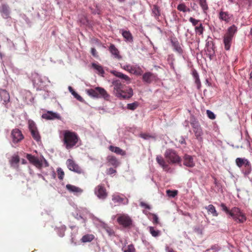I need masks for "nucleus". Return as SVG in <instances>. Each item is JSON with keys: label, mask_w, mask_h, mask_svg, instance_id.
Wrapping results in <instances>:
<instances>
[{"label": "nucleus", "mask_w": 252, "mask_h": 252, "mask_svg": "<svg viewBox=\"0 0 252 252\" xmlns=\"http://www.w3.org/2000/svg\"><path fill=\"white\" fill-rule=\"evenodd\" d=\"M112 85L114 86V94L116 96H120V93L122 92V89H124V85L118 79L113 80Z\"/></svg>", "instance_id": "nucleus-11"}, {"label": "nucleus", "mask_w": 252, "mask_h": 252, "mask_svg": "<svg viewBox=\"0 0 252 252\" xmlns=\"http://www.w3.org/2000/svg\"><path fill=\"white\" fill-rule=\"evenodd\" d=\"M29 127L30 131L37 129L35 123L32 120L29 121Z\"/></svg>", "instance_id": "nucleus-49"}, {"label": "nucleus", "mask_w": 252, "mask_h": 252, "mask_svg": "<svg viewBox=\"0 0 252 252\" xmlns=\"http://www.w3.org/2000/svg\"><path fill=\"white\" fill-rule=\"evenodd\" d=\"M139 103L137 101H135L131 103H128L127 105V108L129 110H134L138 106Z\"/></svg>", "instance_id": "nucleus-43"}, {"label": "nucleus", "mask_w": 252, "mask_h": 252, "mask_svg": "<svg viewBox=\"0 0 252 252\" xmlns=\"http://www.w3.org/2000/svg\"><path fill=\"white\" fill-rule=\"evenodd\" d=\"M149 230L152 236L154 237H158L160 235V231L158 230L155 229L153 226H149Z\"/></svg>", "instance_id": "nucleus-40"}, {"label": "nucleus", "mask_w": 252, "mask_h": 252, "mask_svg": "<svg viewBox=\"0 0 252 252\" xmlns=\"http://www.w3.org/2000/svg\"><path fill=\"white\" fill-rule=\"evenodd\" d=\"M189 21L192 24L193 26H196L199 22L198 20H196L192 17H190L189 19Z\"/></svg>", "instance_id": "nucleus-54"}, {"label": "nucleus", "mask_w": 252, "mask_h": 252, "mask_svg": "<svg viewBox=\"0 0 252 252\" xmlns=\"http://www.w3.org/2000/svg\"><path fill=\"white\" fill-rule=\"evenodd\" d=\"M44 163L45 167L48 166V163L47 162L46 160L44 158Z\"/></svg>", "instance_id": "nucleus-63"}, {"label": "nucleus", "mask_w": 252, "mask_h": 252, "mask_svg": "<svg viewBox=\"0 0 252 252\" xmlns=\"http://www.w3.org/2000/svg\"><path fill=\"white\" fill-rule=\"evenodd\" d=\"M92 66L94 69L97 70L99 74L101 75V76H103V74H104V71L101 65L97 64L95 63H93Z\"/></svg>", "instance_id": "nucleus-37"}, {"label": "nucleus", "mask_w": 252, "mask_h": 252, "mask_svg": "<svg viewBox=\"0 0 252 252\" xmlns=\"http://www.w3.org/2000/svg\"><path fill=\"white\" fill-rule=\"evenodd\" d=\"M116 172V170L112 168H110L107 170V174L111 175Z\"/></svg>", "instance_id": "nucleus-57"}, {"label": "nucleus", "mask_w": 252, "mask_h": 252, "mask_svg": "<svg viewBox=\"0 0 252 252\" xmlns=\"http://www.w3.org/2000/svg\"><path fill=\"white\" fill-rule=\"evenodd\" d=\"M158 222H159L158 218V216L154 214L153 215V223H155V224H158Z\"/></svg>", "instance_id": "nucleus-60"}, {"label": "nucleus", "mask_w": 252, "mask_h": 252, "mask_svg": "<svg viewBox=\"0 0 252 252\" xmlns=\"http://www.w3.org/2000/svg\"><path fill=\"white\" fill-rule=\"evenodd\" d=\"M252 171V166L250 162L248 163V164L245 165L242 169V172L245 176H247L250 174Z\"/></svg>", "instance_id": "nucleus-33"}, {"label": "nucleus", "mask_w": 252, "mask_h": 252, "mask_svg": "<svg viewBox=\"0 0 252 252\" xmlns=\"http://www.w3.org/2000/svg\"><path fill=\"white\" fill-rule=\"evenodd\" d=\"M184 164L190 167L194 166V163L192 157L189 155H185L184 156Z\"/></svg>", "instance_id": "nucleus-23"}, {"label": "nucleus", "mask_w": 252, "mask_h": 252, "mask_svg": "<svg viewBox=\"0 0 252 252\" xmlns=\"http://www.w3.org/2000/svg\"><path fill=\"white\" fill-rule=\"evenodd\" d=\"M57 173H58V178L60 180H63L64 177V173L63 171L60 168H58L57 169Z\"/></svg>", "instance_id": "nucleus-51"}, {"label": "nucleus", "mask_w": 252, "mask_h": 252, "mask_svg": "<svg viewBox=\"0 0 252 252\" xmlns=\"http://www.w3.org/2000/svg\"><path fill=\"white\" fill-rule=\"evenodd\" d=\"M109 51L115 58L118 60L122 59V56L120 55V52L119 50L116 47L114 44H110L109 47Z\"/></svg>", "instance_id": "nucleus-19"}, {"label": "nucleus", "mask_w": 252, "mask_h": 252, "mask_svg": "<svg viewBox=\"0 0 252 252\" xmlns=\"http://www.w3.org/2000/svg\"><path fill=\"white\" fill-rule=\"evenodd\" d=\"M32 137L36 141H39L41 140V137L37 129L31 131Z\"/></svg>", "instance_id": "nucleus-41"}, {"label": "nucleus", "mask_w": 252, "mask_h": 252, "mask_svg": "<svg viewBox=\"0 0 252 252\" xmlns=\"http://www.w3.org/2000/svg\"><path fill=\"white\" fill-rule=\"evenodd\" d=\"M133 90L131 88H128L127 89H122V92L120 93V96H116L120 99H128L133 95Z\"/></svg>", "instance_id": "nucleus-14"}, {"label": "nucleus", "mask_w": 252, "mask_h": 252, "mask_svg": "<svg viewBox=\"0 0 252 252\" xmlns=\"http://www.w3.org/2000/svg\"><path fill=\"white\" fill-rule=\"evenodd\" d=\"M237 31V27L235 25H233L228 28L227 32L224 35L233 38Z\"/></svg>", "instance_id": "nucleus-27"}, {"label": "nucleus", "mask_w": 252, "mask_h": 252, "mask_svg": "<svg viewBox=\"0 0 252 252\" xmlns=\"http://www.w3.org/2000/svg\"><path fill=\"white\" fill-rule=\"evenodd\" d=\"M42 118L46 120L61 119V117L59 114L51 111H48L47 113L43 114Z\"/></svg>", "instance_id": "nucleus-15"}, {"label": "nucleus", "mask_w": 252, "mask_h": 252, "mask_svg": "<svg viewBox=\"0 0 252 252\" xmlns=\"http://www.w3.org/2000/svg\"><path fill=\"white\" fill-rule=\"evenodd\" d=\"M94 239V236L93 234H88L84 235L81 241L83 243L90 242Z\"/></svg>", "instance_id": "nucleus-32"}, {"label": "nucleus", "mask_w": 252, "mask_h": 252, "mask_svg": "<svg viewBox=\"0 0 252 252\" xmlns=\"http://www.w3.org/2000/svg\"><path fill=\"white\" fill-rule=\"evenodd\" d=\"M232 38H233L231 37L224 35L223 41L224 45V49L226 50H229L230 49Z\"/></svg>", "instance_id": "nucleus-25"}, {"label": "nucleus", "mask_w": 252, "mask_h": 252, "mask_svg": "<svg viewBox=\"0 0 252 252\" xmlns=\"http://www.w3.org/2000/svg\"><path fill=\"white\" fill-rule=\"evenodd\" d=\"M108 165H112L115 168L118 167L119 165V162L117 158L113 156H108L106 158Z\"/></svg>", "instance_id": "nucleus-22"}, {"label": "nucleus", "mask_w": 252, "mask_h": 252, "mask_svg": "<svg viewBox=\"0 0 252 252\" xmlns=\"http://www.w3.org/2000/svg\"><path fill=\"white\" fill-rule=\"evenodd\" d=\"M220 207L221 210L227 215L228 218H232L237 223H242L247 220L246 215L239 208L234 207L229 210L223 203L220 204Z\"/></svg>", "instance_id": "nucleus-1"}, {"label": "nucleus", "mask_w": 252, "mask_h": 252, "mask_svg": "<svg viewBox=\"0 0 252 252\" xmlns=\"http://www.w3.org/2000/svg\"><path fill=\"white\" fill-rule=\"evenodd\" d=\"M192 75L195 80V81L196 84L197 85L198 88H199L200 86V82L199 80L198 73H197V72L195 70H193L192 71Z\"/></svg>", "instance_id": "nucleus-45"}, {"label": "nucleus", "mask_w": 252, "mask_h": 252, "mask_svg": "<svg viewBox=\"0 0 252 252\" xmlns=\"http://www.w3.org/2000/svg\"><path fill=\"white\" fill-rule=\"evenodd\" d=\"M124 252H136V249L132 244L124 247L122 249Z\"/></svg>", "instance_id": "nucleus-39"}, {"label": "nucleus", "mask_w": 252, "mask_h": 252, "mask_svg": "<svg viewBox=\"0 0 252 252\" xmlns=\"http://www.w3.org/2000/svg\"><path fill=\"white\" fill-rule=\"evenodd\" d=\"M140 137L144 139H148L152 137L151 135L146 133H141L140 134Z\"/></svg>", "instance_id": "nucleus-56"}, {"label": "nucleus", "mask_w": 252, "mask_h": 252, "mask_svg": "<svg viewBox=\"0 0 252 252\" xmlns=\"http://www.w3.org/2000/svg\"><path fill=\"white\" fill-rule=\"evenodd\" d=\"M167 195L170 197H174L178 194V190H170L168 189L166 190Z\"/></svg>", "instance_id": "nucleus-47"}, {"label": "nucleus", "mask_w": 252, "mask_h": 252, "mask_svg": "<svg viewBox=\"0 0 252 252\" xmlns=\"http://www.w3.org/2000/svg\"><path fill=\"white\" fill-rule=\"evenodd\" d=\"M171 43L172 46H173L174 50L179 53V54H182L183 53V50L180 46V43L178 41H174L172 40Z\"/></svg>", "instance_id": "nucleus-35"}, {"label": "nucleus", "mask_w": 252, "mask_h": 252, "mask_svg": "<svg viewBox=\"0 0 252 252\" xmlns=\"http://www.w3.org/2000/svg\"><path fill=\"white\" fill-rule=\"evenodd\" d=\"M156 76L150 72H146L142 76L143 81L147 84H150L155 80Z\"/></svg>", "instance_id": "nucleus-18"}, {"label": "nucleus", "mask_w": 252, "mask_h": 252, "mask_svg": "<svg viewBox=\"0 0 252 252\" xmlns=\"http://www.w3.org/2000/svg\"><path fill=\"white\" fill-rule=\"evenodd\" d=\"M87 94L93 97H103L106 98L108 96L106 91L100 87H96L94 89H88L87 91Z\"/></svg>", "instance_id": "nucleus-4"}, {"label": "nucleus", "mask_w": 252, "mask_h": 252, "mask_svg": "<svg viewBox=\"0 0 252 252\" xmlns=\"http://www.w3.org/2000/svg\"><path fill=\"white\" fill-rule=\"evenodd\" d=\"M129 72L136 75H141L143 71L139 66L131 65Z\"/></svg>", "instance_id": "nucleus-26"}, {"label": "nucleus", "mask_w": 252, "mask_h": 252, "mask_svg": "<svg viewBox=\"0 0 252 252\" xmlns=\"http://www.w3.org/2000/svg\"><path fill=\"white\" fill-rule=\"evenodd\" d=\"M232 15H230L228 12H224L221 10L219 14V18L220 20L225 21L226 23H228L231 20Z\"/></svg>", "instance_id": "nucleus-21"}, {"label": "nucleus", "mask_w": 252, "mask_h": 252, "mask_svg": "<svg viewBox=\"0 0 252 252\" xmlns=\"http://www.w3.org/2000/svg\"><path fill=\"white\" fill-rule=\"evenodd\" d=\"M117 220L119 224L125 228H130L132 225V219L126 214H122L119 216Z\"/></svg>", "instance_id": "nucleus-5"}, {"label": "nucleus", "mask_w": 252, "mask_h": 252, "mask_svg": "<svg viewBox=\"0 0 252 252\" xmlns=\"http://www.w3.org/2000/svg\"><path fill=\"white\" fill-rule=\"evenodd\" d=\"M109 150L116 154L120 155L121 156H125L126 154V153L125 151L121 149L118 147H115L112 145H110L109 147Z\"/></svg>", "instance_id": "nucleus-24"}, {"label": "nucleus", "mask_w": 252, "mask_h": 252, "mask_svg": "<svg viewBox=\"0 0 252 252\" xmlns=\"http://www.w3.org/2000/svg\"><path fill=\"white\" fill-rule=\"evenodd\" d=\"M214 183L216 186H218V182L216 179H215Z\"/></svg>", "instance_id": "nucleus-64"}, {"label": "nucleus", "mask_w": 252, "mask_h": 252, "mask_svg": "<svg viewBox=\"0 0 252 252\" xmlns=\"http://www.w3.org/2000/svg\"><path fill=\"white\" fill-rule=\"evenodd\" d=\"M0 97L3 103L6 105L10 101V95L5 90L0 89Z\"/></svg>", "instance_id": "nucleus-20"}, {"label": "nucleus", "mask_w": 252, "mask_h": 252, "mask_svg": "<svg viewBox=\"0 0 252 252\" xmlns=\"http://www.w3.org/2000/svg\"><path fill=\"white\" fill-rule=\"evenodd\" d=\"M177 8L178 10L180 11H182L183 12H189L190 11V9L187 7L185 3L182 2L179 4L177 6Z\"/></svg>", "instance_id": "nucleus-34"}, {"label": "nucleus", "mask_w": 252, "mask_h": 252, "mask_svg": "<svg viewBox=\"0 0 252 252\" xmlns=\"http://www.w3.org/2000/svg\"><path fill=\"white\" fill-rule=\"evenodd\" d=\"M29 162L39 169H41L43 166V162L38 158L30 154H27L26 156Z\"/></svg>", "instance_id": "nucleus-8"}, {"label": "nucleus", "mask_w": 252, "mask_h": 252, "mask_svg": "<svg viewBox=\"0 0 252 252\" xmlns=\"http://www.w3.org/2000/svg\"><path fill=\"white\" fill-rule=\"evenodd\" d=\"M164 156L170 164L180 163L181 161V158L174 150L171 149L166 150Z\"/></svg>", "instance_id": "nucleus-3"}, {"label": "nucleus", "mask_w": 252, "mask_h": 252, "mask_svg": "<svg viewBox=\"0 0 252 252\" xmlns=\"http://www.w3.org/2000/svg\"><path fill=\"white\" fill-rule=\"evenodd\" d=\"M152 14L156 19L159 20L160 16V11L159 8L156 5H154L152 8Z\"/></svg>", "instance_id": "nucleus-31"}, {"label": "nucleus", "mask_w": 252, "mask_h": 252, "mask_svg": "<svg viewBox=\"0 0 252 252\" xmlns=\"http://www.w3.org/2000/svg\"><path fill=\"white\" fill-rule=\"evenodd\" d=\"M208 117L211 120H214L216 117V115L211 110H207L206 111Z\"/></svg>", "instance_id": "nucleus-50"}, {"label": "nucleus", "mask_w": 252, "mask_h": 252, "mask_svg": "<svg viewBox=\"0 0 252 252\" xmlns=\"http://www.w3.org/2000/svg\"><path fill=\"white\" fill-rule=\"evenodd\" d=\"M207 40L208 41L206 43V46L207 47L208 53L206 52V54L207 55L211 60L215 54L214 45L213 42L211 40V38L208 37Z\"/></svg>", "instance_id": "nucleus-12"}, {"label": "nucleus", "mask_w": 252, "mask_h": 252, "mask_svg": "<svg viewBox=\"0 0 252 252\" xmlns=\"http://www.w3.org/2000/svg\"><path fill=\"white\" fill-rule=\"evenodd\" d=\"M12 142L14 143H18L22 141L24 137L21 131L18 128L13 129L11 133Z\"/></svg>", "instance_id": "nucleus-9"}, {"label": "nucleus", "mask_w": 252, "mask_h": 252, "mask_svg": "<svg viewBox=\"0 0 252 252\" xmlns=\"http://www.w3.org/2000/svg\"><path fill=\"white\" fill-rule=\"evenodd\" d=\"M94 193L99 199H105L108 195L104 186L102 184L99 185L95 188Z\"/></svg>", "instance_id": "nucleus-7"}, {"label": "nucleus", "mask_w": 252, "mask_h": 252, "mask_svg": "<svg viewBox=\"0 0 252 252\" xmlns=\"http://www.w3.org/2000/svg\"><path fill=\"white\" fill-rule=\"evenodd\" d=\"M110 72L116 77H117L123 80L124 83L128 84L131 82V79L127 75L124 74L122 72L116 70H112Z\"/></svg>", "instance_id": "nucleus-13"}, {"label": "nucleus", "mask_w": 252, "mask_h": 252, "mask_svg": "<svg viewBox=\"0 0 252 252\" xmlns=\"http://www.w3.org/2000/svg\"><path fill=\"white\" fill-rule=\"evenodd\" d=\"M166 252H176L172 248H170L169 247H167L166 248Z\"/></svg>", "instance_id": "nucleus-62"}, {"label": "nucleus", "mask_w": 252, "mask_h": 252, "mask_svg": "<svg viewBox=\"0 0 252 252\" xmlns=\"http://www.w3.org/2000/svg\"><path fill=\"white\" fill-rule=\"evenodd\" d=\"M79 138L75 132L65 130L63 133V142L66 149H72L77 143Z\"/></svg>", "instance_id": "nucleus-2"}, {"label": "nucleus", "mask_w": 252, "mask_h": 252, "mask_svg": "<svg viewBox=\"0 0 252 252\" xmlns=\"http://www.w3.org/2000/svg\"><path fill=\"white\" fill-rule=\"evenodd\" d=\"M69 90L71 92L73 95L78 100L82 101L83 100L82 97L79 95L77 93L74 91L71 87H69Z\"/></svg>", "instance_id": "nucleus-46"}, {"label": "nucleus", "mask_w": 252, "mask_h": 252, "mask_svg": "<svg viewBox=\"0 0 252 252\" xmlns=\"http://www.w3.org/2000/svg\"><path fill=\"white\" fill-rule=\"evenodd\" d=\"M192 126L193 127V131L195 132V135L197 137L200 136L201 135V130L200 128L197 125L196 126L195 125V124H192Z\"/></svg>", "instance_id": "nucleus-48"}, {"label": "nucleus", "mask_w": 252, "mask_h": 252, "mask_svg": "<svg viewBox=\"0 0 252 252\" xmlns=\"http://www.w3.org/2000/svg\"><path fill=\"white\" fill-rule=\"evenodd\" d=\"M103 228L107 233V234H108V235L109 236H112L114 235V234H115L114 231L112 228H111L110 227L108 226L107 225H106V224L104 225L103 226Z\"/></svg>", "instance_id": "nucleus-42"}, {"label": "nucleus", "mask_w": 252, "mask_h": 252, "mask_svg": "<svg viewBox=\"0 0 252 252\" xmlns=\"http://www.w3.org/2000/svg\"><path fill=\"white\" fill-rule=\"evenodd\" d=\"M220 250V248L218 245H215L212 246L211 248L206 250V252H218Z\"/></svg>", "instance_id": "nucleus-44"}, {"label": "nucleus", "mask_w": 252, "mask_h": 252, "mask_svg": "<svg viewBox=\"0 0 252 252\" xmlns=\"http://www.w3.org/2000/svg\"><path fill=\"white\" fill-rule=\"evenodd\" d=\"M156 161L164 171L168 172L170 170V168L161 156L158 155L156 157Z\"/></svg>", "instance_id": "nucleus-16"}, {"label": "nucleus", "mask_w": 252, "mask_h": 252, "mask_svg": "<svg viewBox=\"0 0 252 252\" xmlns=\"http://www.w3.org/2000/svg\"><path fill=\"white\" fill-rule=\"evenodd\" d=\"M140 206L142 207H144L146 209H150V206L144 202H141L140 204Z\"/></svg>", "instance_id": "nucleus-58"}, {"label": "nucleus", "mask_w": 252, "mask_h": 252, "mask_svg": "<svg viewBox=\"0 0 252 252\" xmlns=\"http://www.w3.org/2000/svg\"><path fill=\"white\" fill-rule=\"evenodd\" d=\"M20 161V158L18 155H14L11 157V159L10 160V163L11 166L13 167L16 168L18 167V163Z\"/></svg>", "instance_id": "nucleus-30"}, {"label": "nucleus", "mask_w": 252, "mask_h": 252, "mask_svg": "<svg viewBox=\"0 0 252 252\" xmlns=\"http://www.w3.org/2000/svg\"><path fill=\"white\" fill-rule=\"evenodd\" d=\"M122 34L126 41L132 42L133 36L129 31L122 30Z\"/></svg>", "instance_id": "nucleus-28"}, {"label": "nucleus", "mask_w": 252, "mask_h": 252, "mask_svg": "<svg viewBox=\"0 0 252 252\" xmlns=\"http://www.w3.org/2000/svg\"><path fill=\"white\" fill-rule=\"evenodd\" d=\"M91 54L94 57H95V58H97L98 57V54H97V52L96 50V49L94 48H91Z\"/></svg>", "instance_id": "nucleus-53"}, {"label": "nucleus", "mask_w": 252, "mask_h": 252, "mask_svg": "<svg viewBox=\"0 0 252 252\" xmlns=\"http://www.w3.org/2000/svg\"><path fill=\"white\" fill-rule=\"evenodd\" d=\"M112 201L117 204L116 205H126L128 203V199L123 194L115 193L112 195Z\"/></svg>", "instance_id": "nucleus-6"}, {"label": "nucleus", "mask_w": 252, "mask_h": 252, "mask_svg": "<svg viewBox=\"0 0 252 252\" xmlns=\"http://www.w3.org/2000/svg\"><path fill=\"white\" fill-rule=\"evenodd\" d=\"M250 161L245 158H238L235 160V162L238 167L239 168L242 167L245 165L248 164Z\"/></svg>", "instance_id": "nucleus-29"}, {"label": "nucleus", "mask_w": 252, "mask_h": 252, "mask_svg": "<svg viewBox=\"0 0 252 252\" xmlns=\"http://www.w3.org/2000/svg\"><path fill=\"white\" fill-rule=\"evenodd\" d=\"M195 31L196 33H198L199 34H201L203 33V28L202 24H200L199 27H195Z\"/></svg>", "instance_id": "nucleus-52"}, {"label": "nucleus", "mask_w": 252, "mask_h": 252, "mask_svg": "<svg viewBox=\"0 0 252 252\" xmlns=\"http://www.w3.org/2000/svg\"><path fill=\"white\" fill-rule=\"evenodd\" d=\"M65 228H66L65 226H63V227H62L61 228H60L61 231H62V232L61 231L59 233V236L60 237H63L64 235V231H65Z\"/></svg>", "instance_id": "nucleus-59"}, {"label": "nucleus", "mask_w": 252, "mask_h": 252, "mask_svg": "<svg viewBox=\"0 0 252 252\" xmlns=\"http://www.w3.org/2000/svg\"><path fill=\"white\" fill-rule=\"evenodd\" d=\"M65 188L69 192H72L76 195L81 194L83 191L82 189L71 184H67Z\"/></svg>", "instance_id": "nucleus-17"}, {"label": "nucleus", "mask_w": 252, "mask_h": 252, "mask_svg": "<svg viewBox=\"0 0 252 252\" xmlns=\"http://www.w3.org/2000/svg\"><path fill=\"white\" fill-rule=\"evenodd\" d=\"M197 2L199 3L203 10L205 11V0H197Z\"/></svg>", "instance_id": "nucleus-55"}, {"label": "nucleus", "mask_w": 252, "mask_h": 252, "mask_svg": "<svg viewBox=\"0 0 252 252\" xmlns=\"http://www.w3.org/2000/svg\"><path fill=\"white\" fill-rule=\"evenodd\" d=\"M0 12L2 13L3 16L7 17L9 14V8L8 6L6 4H2L1 5Z\"/></svg>", "instance_id": "nucleus-38"}, {"label": "nucleus", "mask_w": 252, "mask_h": 252, "mask_svg": "<svg viewBox=\"0 0 252 252\" xmlns=\"http://www.w3.org/2000/svg\"><path fill=\"white\" fill-rule=\"evenodd\" d=\"M66 165L70 170L76 172L78 174H81L83 172V170L72 159H68L66 161Z\"/></svg>", "instance_id": "nucleus-10"}, {"label": "nucleus", "mask_w": 252, "mask_h": 252, "mask_svg": "<svg viewBox=\"0 0 252 252\" xmlns=\"http://www.w3.org/2000/svg\"><path fill=\"white\" fill-rule=\"evenodd\" d=\"M208 213L211 214L214 217H217L218 213L217 212L215 207L212 204L209 205L207 207H206Z\"/></svg>", "instance_id": "nucleus-36"}, {"label": "nucleus", "mask_w": 252, "mask_h": 252, "mask_svg": "<svg viewBox=\"0 0 252 252\" xmlns=\"http://www.w3.org/2000/svg\"><path fill=\"white\" fill-rule=\"evenodd\" d=\"M131 67V65H126L124 66V69L129 72Z\"/></svg>", "instance_id": "nucleus-61"}]
</instances>
